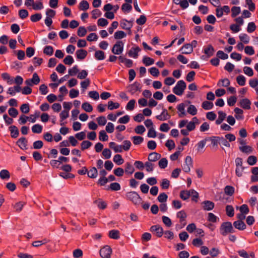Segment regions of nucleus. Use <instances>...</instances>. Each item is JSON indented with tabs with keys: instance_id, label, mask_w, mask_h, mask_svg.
<instances>
[{
	"instance_id": "f257e3e1",
	"label": "nucleus",
	"mask_w": 258,
	"mask_h": 258,
	"mask_svg": "<svg viewBox=\"0 0 258 258\" xmlns=\"http://www.w3.org/2000/svg\"><path fill=\"white\" fill-rule=\"evenodd\" d=\"M221 234L224 236H226L229 233L234 232V229L230 222H225L221 224L220 228Z\"/></svg>"
},
{
	"instance_id": "f03ea898",
	"label": "nucleus",
	"mask_w": 258,
	"mask_h": 258,
	"mask_svg": "<svg viewBox=\"0 0 258 258\" xmlns=\"http://www.w3.org/2000/svg\"><path fill=\"white\" fill-rule=\"evenodd\" d=\"M186 87V83L183 80H180L173 88V92L177 95L180 96L183 93Z\"/></svg>"
},
{
	"instance_id": "7ed1b4c3",
	"label": "nucleus",
	"mask_w": 258,
	"mask_h": 258,
	"mask_svg": "<svg viewBox=\"0 0 258 258\" xmlns=\"http://www.w3.org/2000/svg\"><path fill=\"white\" fill-rule=\"evenodd\" d=\"M128 200L132 201L135 205H139L141 203L142 199L135 191L128 192L126 194Z\"/></svg>"
},
{
	"instance_id": "20e7f679",
	"label": "nucleus",
	"mask_w": 258,
	"mask_h": 258,
	"mask_svg": "<svg viewBox=\"0 0 258 258\" xmlns=\"http://www.w3.org/2000/svg\"><path fill=\"white\" fill-rule=\"evenodd\" d=\"M236 169L235 173L238 177H241L243 175L244 167L243 166V160L241 158L237 157L235 160Z\"/></svg>"
},
{
	"instance_id": "39448f33",
	"label": "nucleus",
	"mask_w": 258,
	"mask_h": 258,
	"mask_svg": "<svg viewBox=\"0 0 258 258\" xmlns=\"http://www.w3.org/2000/svg\"><path fill=\"white\" fill-rule=\"evenodd\" d=\"M124 44L122 41H117L113 45L111 51L114 54H120L123 50Z\"/></svg>"
},
{
	"instance_id": "423d86ee",
	"label": "nucleus",
	"mask_w": 258,
	"mask_h": 258,
	"mask_svg": "<svg viewBox=\"0 0 258 258\" xmlns=\"http://www.w3.org/2000/svg\"><path fill=\"white\" fill-rule=\"evenodd\" d=\"M40 81V78L37 73H35L33 75L32 79H29L25 81V84L29 86H33L34 85H37Z\"/></svg>"
},
{
	"instance_id": "0eeeda50",
	"label": "nucleus",
	"mask_w": 258,
	"mask_h": 258,
	"mask_svg": "<svg viewBox=\"0 0 258 258\" xmlns=\"http://www.w3.org/2000/svg\"><path fill=\"white\" fill-rule=\"evenodd\" d=\"M111 253L112 249L108 245L104 246L100 250V255L103 258H110Z\"/></svg>"
},
{
	"instance_id": "6e6552de",
	"label": "nucleus",
	"mask_w": 258,
	"mask_h": 258,
	"mask_svg": "<svg viewBox=\"0 0 258 258\" xmlns=\"http://www.w3.org/2000/svg\"><path fill=\"white\" fill-rule=\"evenodd\" d=\"M192 167V160L191 157L188 156L185 158L184 163L182 166V169L185 172H189L191 167Z\"/></svg>"
},
{
	"instance_id": "1a4fd4ad",
	"label": "nucleus",
	"mask_w": 258,
	"mask_h": 258,
	"mask_svg": "<svg viewBox=\"0 0 258 258\" xmlns=\"http://www.w3.org/2000/svg\"><path fill=\"white\" fill-rule=\"evenodd\" d=\"M128 91L132 94H134L137 91H140L141 86L140 84L136 82L133 84L129 85L127 87Z\"/></svg>"
},
{
	"instance_id": "9d476101",
	"label": "nucleus",
	"mask_w": 258,
	"mask_h": 258,
	"mask_svg": "<svg viewBox=\"0 0 258 258\" xmlns=\"http://www.w3.org/2000/svg\"><path fill=\"white\" fill-rule=\"evenodd\" d=\"M251 101L247 98H243L240 100L239 105L244 109H250Z\"/></svg>"
},
{
	"instance_id": "9b49d317",
	"label": "nucleus",
	"mask_w": 258,
	"mask_h": 258,
	"mask_svg": "<svg viewBox=\"0 0 258 258\" xmlns=\"http://www.w3.org/2000/svg\"><path fill=\"white\" fill-rule=\"evenodd\" d=\"M150 231L152 232H155L156 235L160 237L163 234V228L159 225H154L151 227Z\"/></svg>"
},
{
	"instance_id": "f8f14e48",
	"label": "nucleus",
	"mask_w": 258,
	"mask_h": 258,
	"mask_svg": "<svg viewBox=\"0 0 258 258\" xmlns=\"http://www.w3.org/2000/svg\"><path fill=\"white\" fill-rule=\"evenodd\" d=\"M202 208L205 211L212 210L214 208V203L210 201H205L202 203Z\"/></svg>"
},
{
	"instance_id": "ddd939ff",
	"label": "nucleus",
	"mask_w": 258,
	"mask_h": 258,
	"mask_svg": "<svg viewBox=\"0 0 258 258\" xmlns=\"http://www.w3.org/2000/svg\"><path fill=\"white\" fill-rule=\"evenodd\" d=\"M156 118L159 120L164 121L169 119L170 115L168 113L167 110L163 108L161 114L156 116Z\"/></svg>"
},
{
	"instance_id": "4468645a",
	"label": "nucleus",
	"mask_w": 258,
	"mask_h": 258,
	"mask_svg": "<svg viewBox=\"0 0 258 258\" xmlns=\"http://www.w3.org/2000/svg\"><path fill=\"white\" fill-rule=\"evenodd\" d=\"M177 217L179 219L180 222L182 224L183 226L186 225L185 218L186 214L184 211H180L177 213Z\"/></svg>"
},
{
	"instance_id": "2eb2a0df",
	"label": "nucleus",
	"mask_w": 258,
	"mask_h": 258,
	"mask_svg": "<svg viewBox=\"0 0 258 258\" xmlns=\"http://www.w3.org/2000/svg\"><path fill=\"white\" fill-rule=\"evenodd\" d=\"M141 50L139 47H132L128 52V56L135 58L138 56V52Z\"/></svg>"
},
{
	"instance_id": "dca6fc26",
	"label": "nucleus",
	"mask_w": 258,
	"mask_h": 258,
	"mask_svg": "<svg viewBox=\"0 0 258 258\" xmlns=\"http://www.w3.org/2000/svg\"><path fill=\"white\" fill-rule=\"evenodd\" d=\"M127 174H132L135 171V168L132 164L130 162H126L124 164V171Z\"/></svg>"
},
{
	"instance_id": "f3484780",
	"label": "nucleus",
	"mask_w": 258,
	"mask_h": 258,
	"mask_svg": "<svg viewBox=\"0 0 258 258\" xmlns=\"http://www.w3.org/2000/svg\"><path fill=\"white\" fill-rule=\"evenodd\" d=\"M234 227L240 230H243L246 228V225L241 220H237L233 222Z\"/></svg>"
},
{
	"instance_id": "a211bd4d",
	"label": "nucleus",
	"mask_w": 258,
	"mask_h": 258,
	"mask_svg": "<svg viewBox=\"0 0 258 258\" xmlns=\"http://www.w3.org/2000/svg\"><path fill=\"white\" fill-rule=\"evenodd\" d=\"M161 158V155L156 152H153L150 153L148 159L150 162H155Z\"/></svg>"
},
{
	"instance_id": "6ab92c4d",
	"label": "nucleus",
	"mask_w": 258,
	"mask_h": 258,
	"mask_svg": "<svg viewBox=\"0 0 258 258\" xmlns=\"http://www.w3.org/2000/svg\"><path fill=\"white\" fill-rule=\"evenodd\" d=\"M9 130L11 132V137L13 138H16L19 136V130L17 126L15 125H12L9 127Z\"/></svg>"
},
{
	"instance_id": "aec40b11",
	"label": "nucleus",
	"mask_w": 258,
	"mask_h": 258,
	"mask_svg": "<svg viewBox=\"0 0 258 258\" xmlns=\"http://www.w3.org/2000/svg\"><path fill=\"white\" fill-rule=\"evenodd\" d=\"M76 56L77 58L79 59H84L87 55V51L86 50L84 49H79L77 50L76 52Z\"/></svg>"
},
{
	"instance_id": "412c9836",
	"label": "nucleus",
	"mask_w": 258,
	"mask_h": 258,
	"mask_svg": "<svg viewBox=\"0 0 258 258\" xmlns=\"http://www.w3.org/2000/svg\"><path fill=\"white\" fill-rule=\"evenodd\" d=\"M17 143L19 147L22 149L24 150L27 149V141L25 138L22 137L20 138Z\"/></svg>"
},
{
	"instance_id": "4be33fe9",
	"label": "nucleus",
	"mask_w": 258,
	"mask_h": 258,
	"mask_svg": "<svg viewBox=\"0 0 258 258\" xmlns=\"http://www.w3.org/2000/svg\"><path fill=\"white\" fill-rule=\"evenodd\" d=\"M177 108L179 112L178 116L179 117H183L186 115L185 111V104L184 103H180L178 105Z\"/></svg>"
},
{
	"instance_id": "5701e85b",
	"label": "nucleus",
	"mask_w": 258,
	"mask_h": 258,
	"mask_svg": "<svg viewBox=\"0 0 258 258\" xmlns=\"http://www.w3.org/2000/svg\"><path fill=\"white\" fill-rule=\"evenodd\" d=\"M180 50L182 51V53L183 54H190L192 52V48L189 45V43L184 44Z\"/></svg>"
},
{
	"instance_id": "b1692460",
	"label": "nucleus",
	"mask_w": 258,
	"mask_h": 258,
	"mask_svg": "<svg viewBox=\"0 0 258 258\" xmlns=\"http://www.w3.org/2000/svg\"><path fill=\"white\" fill-rule=\"evenodd\" d=\"M239 150L242 153L246 154H250L252 152L253 149L251 147L249 146H241L239 147Z\"/></svg>"
},
{
	"instance_id": "393cba45",
	"label": "nucleus",
	"mask_w": 258,
	"mask_h": 258,
	"mask_svg": "<svg viewBox=\"0 0 258 258\" xmlns=\"http://www.w3.org/2000/svg\"><path fill=\"white\" fill-rule=\"evenodd\" d=\"M108 235L112 239H118L120 237L119 231L117 230H111L109 232Z\"/></svg>"
},
{
	"instance_id": "a878e982",
	"label": "nucleus",
	"mask_w": 258,
	"mask_h": 258,
	"mask_svg": "<svg viewBox=\"0 0 258 258\" xmlns=\"http://www.w3.org/2000/svg\"><path fill=\"white\" fill-rule=\"evenodd\" d=\"M88 176L91 178H95L97 176L98 171L95 167H92L87 172Z\"/></svg>"
},
{
	"instance_id": "bb28decb",
	"label": "nucleus",
	"mask_w": 258,
	"mask_h": 258,
	"mask_svg": "<svg viewBox=\"0 0 258 258\" xmlns=\"http://www.w3.org/2000/svg\"><path fill=\"white\" fill-rule=\"evenodd\" d=\"M94 203L95 204L97 207L100 209H104L106 208L107 204L105 202L102 201L101 199H99L97 200L94 202Z\"/></svg>"
},
{
	"instance_id": "cd10ccee",
	"label": "nucleus",
	"mask_w": 258,
	"mask_h": 258,
	"mask_svg": "<svg viewBox=\"0 0 258 258\" xmlns=\"http://www.w3.org/2000/svg\"><path fill=\"white\" fill-rule=\"evenodd\" d=\"M0 177L2 179H9L10 178V173L7 169H3L0 171Z\"/></svg>"
},
{
	"instance_id": "c85d7f7f",
	"label": "nucleus",
	"mask_w": 258,
	"mask_h": 258,
	"mask_svg": "<svg viewBox=\"0 0 258 258\" xmlns=\"http://www.w3.org/2000/svg\"><path fill=\"white\" fill-rule=\"evenodd\" d=\"M214 49L211 45H209L207 47L205 48L204 53L208 56L210 57L213 55Z\"/></svg>"
},
{
	"instance_id": "c756f323",
	"label": "nucleus",
	"mask_w": 258,
	"mask_h": 258,
	"mask_svg": "<svg viewBox=\"0 0 258 258\" xmlns=\"http://www.w3.org/2000/svg\"><path fill=\"white\" fill-rule=\"evenodd\" d=\"M113 160L118 165H121L124 162L123 158L119 154L115 155L113 157Z\"/></svg>"
},
{
	"instance_id": "7c9ffc66",
	"label": "nucleus",
	"mask_w": 258,
	"mask_h": 258,
	"mask_svg": "<svg viewBox=\"0 0 258 258\" xmlns=\"http://www.w3.org/2000/svg\"><path fill=\"white\" fill-rule=\"evenodd\" d=\"M2 78L7 81L9 84H12L14 82V79L7 73H4L2 74Z\"/></svg>"
},
{
	"instance_id": "2f4dec72",
	"label": "nucleus",
	"mask_w": 258,
	"mask_h": 258,
	"mask_svg": "<svg viewBox=\"0 0 258 258\" xmlns=\"http://www.w3.org/2000/svg\"><path fill=\"white\" fill-rule=\"evenodd\" d=\"M96 59L99 60H103L105 58L104 52L101 50H97L94 54Z\"/></svg>"
},
{
	"instance_id": "473e14b6",
	"label": "nucleus",
	"mask_w": 258,
	"mask_h": 258,
	"mask_svg": "<svg viewBox=\"0 0 258 258\" xmlns=\"http://www.w3.org/2000/svg\"><path fill=\"white\" fill-rule=\"evenodd\" d=\"M190 197V190H182L180 193V197L183 200L188 199Z\"/></svg>"
},
{
	"instance_id": "72a5a7b5",
	"label": "nucleus",
	"mask_w": 258,
	"mask_h": 258,
	"mask_svg": "<svg viewBox=\"0 0 258 258\" xmlns=\"http://www.w3.org/2000/svg\"><path fill=\"white\" fill-rule=\"evenodd\" d=\"M32 131L34 133L40 134L42 131V126L39 124H34L32 127Z\"/></svg>"
},
{
	"instance_id": "f704fd0d",
	"label": "nucleus",
	"mask_w": 258,
	"mask_h": 258,
	"mask_svg": "<svg viewBox=\"0 0 258 258\" xmlns=\"http://www.w3.org/2000/svg\"><path fill=\"white\" fill-rule=\"evenodd\" d=\"M202 107L205 110H210L213 107V103L211 102L205 101L202 103Z\"/></svg>"
},
{
	"instance_id": "c9c22d12",
	"label": "nucleus",
	"mask_w": 258,
	"mask_h": 258,
	"mask_svg": "<svg viewBox=\"0 0 258 258\" xmlns=\"http://www.w3.org/2000/svg\"><path fill=\"white\" fill-rule=\"evenodd\" d=\"M82 108L87 112H91L93 110V107L88 102H84L82 105Z\"/></svg>"
},
{
	"instance_id": "e433bc0d",
	"label": "nucleus",
	"mask_w": 258,
	"mask_h": 258,
	"mask_svg": "<svg viewBox=\"0 0 258 258\" xmlns=\"http://www.w3.org/2000/svg\"><path fill=\"white\" fill-rule=\"evenodd\" d=\"M143 62L146 66H149L154 63V60L149 57L144 56L143 59Z\"/></svg>"
},
{
	"instance_id": "4c0bfd02",
	"label": "nucleus",
	"mask_w": 258,
	"mask_h": 258,
	"mask_svg": "<svg viewBox=\"0 0 258 258\" xmlns=\"http://www.w3.org/2000/svg\"><path fill=\"white\" fill-rule=\"evenodd\" d=\"M132 139L133 143L136 145H140L144 141L143 138L141 136H134L132 138Z\"/></svg>"
},
{
	"instance_id": "58836bf2",
	"label": "nucleus",
	"mask_w": 258,
	"mask_h": 258,
	"mask_svg": "<svg viewBox=\"0 0 258 258\" xmlns=\"http://www.w3.org/2000/svg\"><path fill=\"white\" fill-rule=\"evenodd\" d=\"M126 36V34L122 31H117L115 32L114 37L115 39H120L124 38Z\"/></svg>"
},
{
	"instance_id": "ea45409f",
	"label": "nucleus",
	"mask_w": 258,
	"mask_h": 258,
	"mask_svg": "<svg viewBox=\"0 0 258 258\" xmlns=\"http://www.w3.org/2000/svg\"><path fill=\"white\" fill-rule=\"evenodd\" d=\"M119 107V104L117 102H113L112 101H109L108 102V108L109 110H113L114 109H117Z\"/></svg>"
},
{
	"instance_id": "a19ab883",
	"label": "nucleus",
	"mask_w": 258,
	"mask_h": 258,
	"mask_svg": "<svg viewBox=\"0 0 258 258\" xmlns=\"http://www.w3.org/2000/svg\"><path fill=\"white\" fill-rule=\"evenodd\" d=\"M236 81L240 86H243L245 84L246 79L244 76L239 75L237 77Z\"/></svg>"
},
{
	"instance_id": "79ce46f5",
	"label": "nucleus",
	"mask_w": 258,
	"mask_h": 258,
	"mask_svg": "<svg viewBox=\"0 0 258 258\" xmlns=\"http://www.w3.org/2000/svg\"><path fill=\"white\" fill-rule=\"evenodd\" d=\"M43 53L46 55L51 56L53 53V48L51 46H46L44 47Z\"/></svg>"
},
{
	"instance_id": "37998d69",
	"label": "nucleus",
	"mask_w": 258,
	"mask_h": 258,
	"mask_svg": "<svg viewBox=\"0 0 258 258\" xmlns=\"http://www.w3.org/2000/svg\"><path fill=\"white\" fill-rule=\"evenodd\" d=\"M92 144L91 142L88 141H84L81 144V147L82 150H84L88 149L92 146Z\"/></svg>"
},
{
	"instance_id": "c03bdc74",
	"label": "nucleus",
	"mask_w": 258,
	"mask_h": 258,
	"mask_svg": "<svg viewBox=\"0 0 258 258\" xmlns=\"http://www.w3.org/2000/svg\"><path fill=\"white\" fill-rule=\"evenodd\" d=\"M89 3L86 1H82L80 3L79 9L81 10H87L89 9Z\"/></svg>"
},
{
	"instance_id": "a18cd8bd",
	"label": "nucleus",
	"mask_w": 258,
	"mask_h": 258,
	"mask_svg": "<svg viewBox=\"0 0 258 258\" xmlns=\"http://www.w3.org/2000/svg\"><path fill=\"white\" fill-rule=\"evenodd\" d=\"M239 37L240 41L245 44H247L249 42V37L246 34H241Z\"/></svg>"
},
{
	"instance_id": "49530a36",
	"label": "nucleus",
	"mask_w": 258,
	"mask_h": 258,
	"mask_svg": "<svg viewBox=\"0 0 258 258\" xmlns=\"http://www.w3.org/2000/svg\"><path fill=\"white\" fill-rule=\"evenodd\" d=\"M224 192L226 195L231 196L234 192V188L231 186L227 185L224 188Z\"/></svg>"
},
{
	"instance_id": "de8ad7c7",
	"label": "nucleus",
	"mask_w": 258,
	"mask_h": 258,
	"mask_svg": "<svg viewBox=\"0 0 258 258\" xmlns=\"http://www.w3.org/2000/svg\"><path fill=\"white\" fill-rule=\"evenodd\" d=\"M226 214L229 217H233L234 214V209L231 205H227L226 207Z\"/></svg>"
},
{
	"instance_id": "09e8293b",
	"label": "nucleus",
	"mask_w": 258,
	"mask_h": 258,
	"mask_svg": "<svg viewBox=\"0 0 258 258\" xmlns=\"http://www.w3.org/2000/svg\"><path fill=\"white\" fill-rule=\"evenodd\" d=\"M231 16L233 18L235 17L240 13V8L239 7H233L231 9Z\"/></svg>"
},
{
	"instance_id": "8fccbe9b",
	"label": "nucleus",
	"mask_w": 258,
	"mask_h": 258,
	"mask_svg": "<svg viewBox=\"0 0 258 258\" xmlns=\"http://www.w3.org/2000/svg\"><path fill=\"white\" fill-rule=\"evenodd\" d=\"M187 111L192 115H195L197 113V109L194 105H190L187 108Z\"/></svg>"
},
{
	"instance_id": "3c124183",
	"label": "nucleus",
	"mask_w": 258,
	"mask_h": 258,
	"mask_svg": "<svg viewBox=\"0 0 258 258\" xmlns=\"http://www.w3.org/2000/svg\"><path fill=\"white\" fill-rule=\"evenodd\" d=\"M168 161L165 158H162L158 162V165L160 168L164 169L167 166Z\"/></svg>"
},
{
	"instance_id": "603ef678",
	"label": "nucleus",
	"mask_w": 258,
	"mask_h": 258,
	"mask_svg": "<svg viewBox=\"0 0 258 258\" xmlns=\"http://www.w3.org/2000/svg\"><path fill=\"white\" fill-rule=\"evenodd\" d=\"M99 139L100 141H106L108 139V137L105 132L102 130L99 133Z\"/></svg>"
},
{
	"instance_id": "864d4df0",
	"label": "nucleus",
	"mask_w": 258,
	"mask_h": 258,
	"mask_svg": "<svg viewBox=\"0 0 258 258\" xmlns=\"http://www.w3.org/2000/svg\"><path fill=\"white\" fill-rule=\"evenodd\" d=\"M257 159L255 156H250L247 159V162L249 165H253L256 163Z\"/></svg>"
},
{
	"instance_id": "5fc2aeb1",
	"label": "nucleus",
	"mask_w": 258,
	"mask_h": 258,
	"mask_svg": "<svg viewBox=\"0 0 258 258\" xmlns=\"http://www.w3.org/2000/svg\"><path fill=\"white\" fill-rule=\"evenodd\" d=\"M42 18V15L40 13H36L32 15L30 17V20L33 22H36L39 21Z\"/></svg>"
},
{
	"instance_id": "6e6d98bb",
	"label": "nucleus",
	"mask_w": 258,
	"mask_h": 258,
	"mask_svg": "<svg viewBox=\"0 0 258 258\" xmlns=\"http://www.w3.org/2000/svg\"><path fill=\"white\" fill-rule=\"evenodd\" d=\"M244 73L249 77H251L253 75V71L252 69L249 67H244L243 68Z\"/></svg>"
},
{
	"instance_id": "4d7b16f0",
	"label": "nucleus",
	"mask_w": 258,
	"mask_h": 258,
	"mask_svg": "<svg viewBox=\"0 0 258 258\" xmlns=\"http://www.w3.org/2000/svg\"><path fill=\"white\" fill-rule=\"evenodd\" d=\"M79 72L77 66H74L72 69L69 70V75L71 76H75Z\"/></svg>"
},
{
	"instance_id": "13d9d810",
	"label": "nucleus",
	"mask_w": 258,
	"mask_h": 258,
	"mask_svg": "<svg viewBox=\"0 0 258 258\" xmlns=\"http://www.w3.org/2000/svg\"><path fill=\"white\" fill-rule=\"evenodd\" d=\"M64 64L71 65L74 61L73 57L71 55H67L63 60Z\"/></svg>"
},
{
	"instance_id": "bf43d9fd",
	"label": "nucleus",
	"mask_w": 258,
	"mask_h": 258,
	"mask_svg": "<svg viewBox=\"0 0 258 258\" xmlns=\"http://www.w3.org/2000/svg\"><path fill=\"white\" fill-rule=\"evenodd\" d=\"M121 10L125 13H128L132 10V6L131 4L125 3L122 5Z\"/></svg>"
},
{
	"instance_id": "052dcab7",
	"label": "nucleus",
	"mask_w": 258,
	"mask_h": 258,
	"mask_svg": "<svg viewBox=\"0 0 258 258\" xmlns=\"http://www.w3.org/2000/svg\"><path fill=\"white\" fill-rule=\"evenodd\" d=\"M136 101L134 99L131 100L126 106V109L127 110H133L134 109Z\"/></svg>"
},
{
	"instance_id": "680f3d73",
	"label": "nucleus",
	"mask_w": 258,
	"mask_h": 258,
	"mask_svg": "<svg viewBox=\"0 0 258 258\" xmlns=\"http://www.w3.org/2000/svg\"><path fill=\"white\" fill-rule=\"evenodd\" d=\"M28 15L29 13L28 11L25 9H22L19 11V16L22 19L27 18L28 16Z\"/></svg>"
},
{
	"instance_id": "e2e57ef3",
	"label": "nucleus",
	"mask_w": 258,
	"mask_h": 258,
	"mask_svg": "<svg viewBox=\"0 0 258 258\" xmlns=\"http://www.w3.org/2000/svg\"><path fill=\"white\" fill-rule=\"evenodd\" d=\"M207 141V139H205L204 140H203L201 141L200 142H199L198 143V144H197V146H198L197 150H198V151H201L203 149V148L205 146V145L206 144Z\"/></svg>"
},
{
	"instance_id": "0e129e2a",
	"label": "nucleus",
	"mask_w": 258,
	"mask_h": 258,
	"mask_svg": "<svg viewBox=\"0 0 258 258\" xmlns=\"http://www.w3.org/2000/svg\"><path fill=\"white\" fill-rule=\"evenodd\" d=\"M102 155L104 156V158L106 159H108L111 157V152L108 149H104L102 151Z\"/></svg>"
},
{
	"instance_id": "69168bd1",
	"label": "nucleus",
	"mask_w": 258,
	"mask_h": 258,
	"mask_svg": "<svg viewBox=\"0 0 258 258\" xmlns=\"http://www.w3.org/2000/svg\"><path fill=\"white\" fill-rule=\"evenodd\" d=\"M87 33V30L84 27H80L77 31V34L80 37L84 36Z\"/></svg>"
},
{
	"instance_id": "338daca9",
	"label": "nucleus",
	"mask_w": 258,
	"mask_h": 258,
	"mask_svg": "<svg viewBox=\"0 0 258 258\" xmlns=\"http://www.w3.org/2000/svg\"><path fill=\"white\" fill-rule=\"evenodd\" d=\"M21 111L24 113H28L30 111L29 105L27 103L23 104L20 107Z\"/></svg>"
},
{
	"instance_id": "774afa93",
	"label": "nucleus",
	"mask_w": 258,
	"mask_h": 258,
	"mask_svg": "<svg viewBox=\"0 0 258 258\" xmlns=\"http://www.w3.org/2000/svg\"><path fill=\"white\" fill-rule=\"evenodd\" d=\"M89 96L90 98L96 100L99 98V94L98 92L96 91H90L89 92Z\"/></svg>"
}]
</instances>
